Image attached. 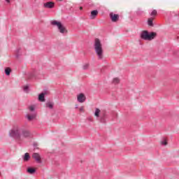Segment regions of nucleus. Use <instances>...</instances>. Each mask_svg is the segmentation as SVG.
<instances>
[{
	"label": "nucleus",
	"mask_w": 179,
	"mask_h": 179,
	"mask_svg": "<svg viewBox=\"0 0 179 179\" xmlns=\"http://www.w3.org/2000/svg\"><path fill=\"white\" fill-rule=\"evenodd\" d=\"M94 48L95 53L98 57V59H103V58H104V50H103V45L101 44L100 39L95 38Z\"/></svg>",
	"instance_id": "obj_1"
},
{
	"label": "nucleus",
	"mask_w": 179,
	"mask_h": 179,
	"mask_svg": "<svg viewBox=\"0 0 179 179\" xmlns=\"http://www.w3.org/2000/svg\"><path fill=\"white\" fill-rule=\"evenodd\" d=\"M9 136H11V138L17 141H20V138H22V127L19 126L15 127L10 131Z\"/></svg>",
	"instance_id": "obj_2"
},
{
	"label": "nucleus",
	"mask_w": 179,
	"mask_h": 179,
	"mask_svg": "<svg viewBox=\"0 0 179 179\" xmlns=\"http://www.w3.org/2000/svg\"><path fill=\"white\" fill-rule=\"evenodd\" d=\"M156 36H157L156 32L149 33L148 31H143L141 34V38L147 41H152V40L155 38Z\"/></svg>",
	"instance_id": "obj_3"
},
{
	"label": "nucleus",
	"mask_w": 179,
	"mask_h": 179,
	"mask_svg": "<svg viewBox=\"0 0 179 179\" xmlns=\"http://www.w3.org/2000/svg\"><path fill=\"white\" fill-rule=\"evenodd\" d=\"M51 24L52 26H57V29L62 34H64V33H68V30H66V28H65L61 22H58L57 20H52L51 22Z\"/></svg>",
	"instance_id": "obj_4"
},
{
	"label": "nucleus",
	"mask_w": 179,
	"mask_h": 179,
	"mask_svg": "<svg viewBox=\"0 0 179 179\" xmlns=\"http://www.w3.org/2000/svg\"><path fill=\"white\" fill-rule=\"evenodd\" d=\"M21 136L24 138H30L31 136V133L27 129H24L23 127L21 129Z\"/></svg>",
	"instance_id": "obj_5"
},
{
	"label": "nucleus",
	"mask_w": 179,
	"mask_h": 179,
	"mask_svg": "<svg viewBox=\"0 0 179 179\" xmlns=\"http://www.w3.org/2000/svg\"><path fill=\"white\" fill-rule=\"evenodd\" d=\"M77 100L78 103H85L86 101V96L83 93L79 94L77 96Z\"/></svg>",
	"instance_id": "obj_6"
},
{
	"label": "nucleus",
	"mask_w": 179,
	"mask_h": 179,
	"mask_svg": "<svg viewBox=\"0 0 179 179\" xmlns=\"http://www.w3.org/2000/svg\"><path fill=\"white\" fill-rule=\"evenodd\" d=\"M32 157L37 162V163H41V157L40 156V154L35 152L32 155Z\"/></svg>",
	"instance_id": "obj_7"
},
{
	"label": "nucleus",
	"mask_w": 179,
	"mask_h": 179,
	"mask_svg": "<svg viewBox=\"0 0 179 179\" xmlns=\"http://www.w3.org/2000/svg\"><path fill=\"white\" fill-rule=\"evenodd\" d=\"M43 6L45 8H47L48 9H52V8H54V6H55V3L49 1V2L45 3L43 4Z\"/></svg>",
	"instance_id": "obj_8"
},
{
	"label": "nucleus",
	"mask_w": 179,
	"mask_h": 179,
	"mask_svg": "<svg viewBox=\"0 0 179 179\" xmlns=\"http://www.w3.org/2000/svg\"><path fill=\"white\" fill-rule=\"evenodd\" d=\"M110 17L112 22H117L120 19V16L117 14H114L113 13H110Z\"/></svg>",
	"instance_id": "obj_9"
},
{
	"label": "nucleus",
	"mask_w": 179,
	"mask_h": 179,
	"mask_svg": "<svg viewBox=\"0 0 179 179\" xmlns=\"http://www.w3.org/2000/svg\"><path fill=\"white\" fill-rule=\"evenodd\" d=\"M99 15V11L97 10H94L91 12V15L90 16V18L91 20L96 19V17Z\"/></svg>",
	"instance_id": "obj_10"
},
{
	"label": "nucleus",
	"mask_w": 179,
	"mask_h": 179,
	"mask_svg": "<svg viewBox=\"0 0 179 179\" xmlns=\"http://www.w3.org/2000/svg\"><path fill=\"white\" fill-rule=\"evenodd\" d=\"M45 94H47V92H42L38 95V101H45Z\"/></svg>",
	"instance_id": "obj_11"
},
{
	"label": "nucleus",
	"mask_w": 179,
	"mask_h": 179,
	"mask_svg": "<svg viewBox=\"0 0 179 179\" xmlns=\"http://www.w3.org/2000/svg\"><path fill=\"white\" fill-rule=\"evenodd\" d=\"M107 117V115L106 114V113H103L99 119L100 122H101L102 124H106V118Z\"/></svg>",
	"instance_id": "obj_12"
},
{
	"label": "nucleus",
	"mask_w": 179,
	"mask_h": 179,
	"mask_svg": "<svg viewBox=\"0 0 179 179\" xmlns=\"http://www.w3.org/2000/svg\"><path fill=\"white\" fill-rule=\"evenodd\" d=\"M36 70H33L31 72L29 73L28 74V78L29 79H31L32 78H36Z\"/></svg>",
	"instance_id": "obj_13"
},
{
	"label": "nucleus",
	"mask_w": 179,
	"mask_h": 179,
	"mask_svg": "<svg viewBox=\"0 0 179 179\" xmlns=\"http://www.w3.org/2000/svg\"><path fill=\"white\" fill-rule=\"evenodd\" d=\"M27 173H29V174H34V173H36V169L33 168V167H29L27 169Z\"/></svg>",
	"instance_id": "obj_14"
},
{
	"label": "nucleus",
	"mask_w": 179,
	"mask_h": 179,
	"mask_svg": "<svg viewBox=\"0 0 179 179\" xmlns=\"http://www.w3.org/2000/svg\"><path fill=\"white\" fill-rule=\"evenodd\" d=\"M24 162H29L30 160V155L28 152H26L23 157Z\"/></svg>",
	"instance_id": "obj_15"
},
{
	"label": "nucleus",
	"mask_w": 179,
	"mask_h": 179,
	"mask_svg": "<svg viewBox=\"0 0 179 179\" xmlns=\"http://www.w3.org/2000/svg\"><path fill=\"white\" fill-rule=\"evenodd\" d=\"M148 26H150L151 27H153L155 26V24H153V17L148 18Z\"/></svg>",
	"instance_id": "obj_16"
},
{
	"label": "nucleus",
	"mask_w": 179,
	"mask_h": 179,
	"mask_svg": "<svg viewBox=\"0 0 179 179\" xmlns=\"http://www.w3.org/2000/svg\"><path fill=\"white\" fill-rule=\"evenodd\" d=\"M10 72H12V69L9 67L6 68L5 69V73L6 76H9L10 75Z\"/></svg>",
	"instance_id": "obj_17"
},
{
	"label": "nucleus",
	"mask_w": 179,
	"mask_h": 179,
	"mask_svg": "<svg viewBox=\"0 0 179 179\" xmlns=\"http://www.w3.org/2000/svg\"><path fill=\"white\" fill-rule=\"evenodd\" d=\"M46 107L48 108H50V110H52L54 108V103H51V102H48L46 103Z\"/></svg>",
	"instance_id": "obj_18"
},
{
	"label": "nucleus",
	"mask_w": 179,
	"mask_h": 179,
	"mask_svg": "<svg viewBox=\"0 0 179 179\" xmlns=\"http://www.w3.org/2000/svg\"><path fill=\"white\" fill-rule=\"evenodd\" d=\"M100 111L101 110L99 108L95 109L94 115L95 117H96V118H99V117H100Z\"/></svg>",
	"instance_id": "obj_19"
},
{
	"label": "nucleus",
	"mask_w": 179,
	"mask_h": 179,
	"mask_svg": "<svg viewBox=\"0 0 179 179\" xmlns=\"http://www.w3.org/2000/svg\"><path fill=\"white\" fill-rule=\"evenodd\" d=\"M27 118L28 121H32V120H34V118H36V115H27Z\"/></svg>",
	"instance_id": "obj_20"
},
{
	"label": "nucleus",
	"mask_w": 179,
	"mask_h": 179,
	"mask_svg": "<svg viewBox=\"0 0 179 179\" xmlns=\"http://www.w3.org/2000/svg\"><path fill=\"white\" fill-rule=\"evenodd\" d=\"M113 83H114V85H118V83H120V78H115L113 80Z\"/></svg>",
	"instance_id": "obj_21"
},
{
	"label": "nucleus",
	"mask_w": 179,
	"mask_h": 179,
	"mask_svg": "<svg viewBox=\"0 0 179 179\" xmlns=\"http://www.w3.org/2000/svg\"><path fill=\"white\" fill-rule=\"evenodd\" d=\"M157 15V10H153L150 13V16H156Z\"/></svg>",
	"instance_id": "obj_22"
},
{
	"label": "nucleus",
	"mask_w": 179,
	"mask_h": 179,
	"mask_svg": "<svg viewBox=\"0 0 179 179\" xmlns=\"http://www.w3.org/2000/svg\"><path fill=\"white\" fill-rule=\"evenodd\" d=\"M89 66H90L89 64H85L83 66V69H84V71H86V69H89Z\"/></svg>",
	"instance_id": "obj_23"
},
{
	"label": "nucleus",
	"mask_w": 179,
	"mask_h": 179,
	"mask_svg": "<svg viewBox=\"0 0 179 179\" xmlns=\"http://www.w3.org/2000/svg\"><path fill=\"white\" fill-rule=\"evenodd\" d=\"M167 144H168L167 140H166V139H164V141H162L161 142V145H163L164 146H167Z\"/></svg>",
	"instance_id": "obj_24"
},
{
	"label": "nucleus",
	"mask_w": 179,
	"mask_h": 179,
	"mask_svg": "<svg viewBox=\"0 0 179 179\" xmlns=\"http://www.w3.org/2000/svg\"><path fill=\"white\" fill-rule=\"evenodd\" d=\"M24 92H26V93H29V87L27 85L24 87Z\"/></svg>",
	"instance_id": "obj_25"
},
{
	"label": "nucleus",
	"mask_w": 179,
	"mask_h": 179,
	"mask_svg": "<svg viewBox=\"0 0 179 179\" xmlns=\"http://www.w3.org/2000/svg\"><path fill=\"white\" fill-rule=\"evenodd\" d=\"M143 13V11H142V10H141V8H138V10H137V13H138V15H141V13Z\"/></svg>",
	"instance_id": "obj_26"
},
{
	"label": "nucleus",
	"mask_w": 179,
	"mask_h": 179,
	"mask_svg": "<svg viewBox=\"0 0 179 179\" xmlns=\"http://www.w3.org/2000/svg\"><path fill=\"white\" fill-rule=\"evenodd\" d=\"M20 52V48L17 50V55H16V57L19 58V52Z\"/></svg>",
	"instance_id": "obj_27"
},
{
	"label": "nucleus",
	"mask_w": 179,
	"mask_h": 179,
	"mask_svg": "<svg viewBox=\"0 0 179 179\" xmlns=\"http://www.w3.org/2000/svg\"><path fill=\"white\" fill-rule=\"evenodd\" d=\"M29 110H30V111H34V106H29Z\"/></svg>",
	"instance_id": "obj_28"
},
{
	"label": "nucleus",
	"mask_w": 179,
	"mask_h": 179,
	"mask_svg": "<svg viewBox=\"0 0 179 179\" xmlns=\"http://www.w3.org/2000/svg\"><path fill=\"white\" fill-rule=\"evenodd\" d=\"M7 3H10V0H5Z\"/></svg>",
	"instance_id": "obj_29"
},
{
	"label": "nucleus",
	"mask_w": 179,
	"mask_h": 179,
	"mask_svg": "<svg viewBox=\"0 0 179 179\" xmlns=\"http://www.w3.org/2000/svg\"><path fill=\"white\" fill-rule=\"evenodd\" d=\"M80 111H83V106L80 108Z\"/></svg>",
	"instance_id": "obj_30"
},
{
	"label": "nucleus",
	"mask_w": 179,
	"mask_h": 179,
	"mask_svg": "<svg viewBox=\"0 0 179 179\" xmlns=\"http://www.w3.org/2000/svg\"><path fill=\"white\" fill-rule=\"evenodd\" d=\"M83 10V7H80V10Z\"/></svg>",
	"instance_id": "obj_31"
},
{
	"label": "nucleus",
	"mask_w": 179,
	"mask_h": 179,
	"mask_svg": "<svg viewBox=\"0 0 179 179\" xmlns=\"http://www.w3.org/2000/svg\"><path fill=\"white\" fill-rule=\"evenodd\" d=\"M57 1H59V2H62V1H64V0H57Z\"/></svg>",
	"instance_id": "obj_32"
},
{
	"label": "nucleus",
	"mask_w": 179,
	"mask_h": 179,
	"mask_svg": "<svg viewBox=\"0 0 179 179\" xmlns=\"http://www.w3.org/2000/svg\"><path fill=\"white\" fill-rule=\"evenodd\" d=\"M76 108H78V106H76Z\"/></svg>",
	"instance_id": "obj_33"
}]
</instances>
